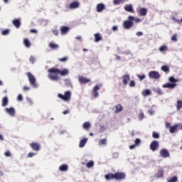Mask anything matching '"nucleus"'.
<instances>
[{"label": "nucleus", "instance_id": "f257e3e1", "mask_svg": "<svg viewBox=\"0 0 182 182\" xmlns=\"http://www.w3.org/2000/svg\"><path fill=\"white\" fill-rule=\"evenodd\" d=\"M48 77L51 80H60V77H59V75L61 76H66L69 75V70L68 69H64L63 70H60L58 68H50L48 70Z\"/></svg>", "mask_w": 182, "mask_h": 182}, {"label": "nucleus", "instance_id": "f03ea898", "mask_svg": "<svg viewBox=\"0 0 182 182\" xmlns=\"http://www.w3.org/2000/svg\"><path fill=\"white\" fill-rule=\"evenodd\" d=\"M105 178L107 181H109V180H124L126 173L124 172L109 173L105 176Z\"/></svg>", "mask_w": 182, "mask_h": 182}, {"label": "nucleus", "instance_id": "7ed1b4c3", "mask_svg": "<svg viewBox=\"0 0 182 182\" xmlns=\"http://www.w3.org/2000/svg\"><path fill=\"white\" fill-rule=\"evenodd\" d=\"M168 81L170 82H167L162 85V87L165 89H174L177 86V82H179L178 79L174 78V77L171 76L168 78Z\"/></svg>", "mask_w": 182, "mask_h": 182}, {"label": "nucleus", "instance_id": "20e7f679", "mask_svg": "<svg viewBox=\"0 0 182 182\" xmlns=\"http://www.w3.org/2000/svg\"><path fill=\"white\" fill-rule=\"evenodd\" d=\"M133 25H134V23H133L132 16H128V20L124 21L123 23V27L124 28V29H130L133 27Z\"/></svg>", "mask_w": 182, "mask_h": 182}, {"label": "nucleus", "instance_id": "39448f33", "mask_svg": "<svg viewBox=\"0 0 182 182\" xmlns=\"http://www.w3.org/2000/svg\"><path fill=\"white\" fill-rule=\"evenodd\" d=\"M58 97L62 100H64V102H69L72 97V94L70 93V91H66L64 93V95L62 94H58Z\"/></svg>", "mask_w": 182, "mask_h": 182}, {"label": "nucleus", "instance_id": "423d86ee", "mask_svg": "<svg viewBox=\"0 0 182 182\" xmlns=\"http://www.w3.org/2000/svg\"><path fill=\"white\" fill-rule=\"evenodd\" d=\"M27 76L28 77L30 85H31V86L33 87H36V78H35V76H33V75H32L31 73H27Z\"/></svg>", "mask_w": 182, "mask_h": 182}, {"label": "nucleus", "instance_id": "0eeeda50", "mask_svg": "<svg viewBox=\"0 0 182 182\" xmlns=\"http://www.w3.org/2000/svg\"><path fill=\"white\" fill-rule=\"evenodd\" d=\"M159 147H160V142H159V141L154 140L150 144V149L152 151H156V150H159Z\"/></svg>", "mask_w": 182, "mask_h": 182}, {"label": "nucleus", "instance_id": "6e6552de", "mask_svg": "<svg viewBox=\"0 0 182 182\" xmlns=\"http://www.w3.org/2000/svg\"><path fill=\"white\" fill-rule=\"evenodd\" d=\"M149 77L150 79H159L161 77L160 73L157 71H150L149 73Z\"/></svg>", "mask_w": 182, "mask_h": 182}, {"label": "nucleus", "instance_id": "1a4fd4ad", "mask_svg": "<svg viewBox=\"0 0 182 182\" xmlns=\"http://www.w3.org/2000/svg\"><path fill=\"white\" fill-rule=\"evenodd\" d=\"M159 153L161 157H163V159H167V157H170V153L168 152V150H167L166 149H161Z\"/></svg>", "mask_w": 182, "mask_h": 182}, {"label": "nucleus", "instance_id": "9d476101", "mask_svg": "<svg viewBox=\"0 0 182 182\" xmlns=\"http://www.w3.org/2000/svg\"><path fill=\"white\" fill-rule=\"evenodd\" d=\"M30 146L33 151H39V150H41V144L37 142H32L30 144Z\"/></svg>", "mask_w": 182, "mask_h": 182}, {"label": "nucleus", "instance_id": "9b49d317", "mask_svg": "<svg viewBox=\"0 0 182 182\" xmlns=\"http://www.w3.org/2000/svg\"><path fill=\"white\" fill-rule=\"evenodd\" d=\"M78 82L81 84V85H86V83H90V79H88L85 77L83 76H80L78 77Z\"/></svg>", "mask_w": 182, "mask_h": 182}, {"label": "nucleus", "instance_id": "f8f14e48", "mask_svg": "<svg viewBox=\"0 0 182 182\" xmlns=\"http://www.w3.org/2000/svg\"><path fill=\"white\" fill-rule=\"evenodd\" d=\"M124 11L126 12H130L131 14H134V9H133V4H127L124 6Z\"/></svg>", "mask_w": 182, "mask_h": 182}, {"label": "nucleus", "instance_id": "ddd939ff", "mask_svg": "<svg viewBox=\"0 0 182 182\" xmlns=\"http://www.w3.org/2000/svg\"><path fill=\"white\" fill-rule=\"evenodd\" d=\"M130 81V75L126 74L122 76V83L124 86H127V83Z\"/></svg>", "mask_w": 182, "mask_h": 182}, {"label": "nucleus", "instance_id": "4468645a", "mask_svg": "<svg viewBox=\"0 0 182 182\" xmlns=\"http://www.w3.org/2000/svg\"><path fill=\"white\" fill-rule=\"evenodd\" d=\"M97 90H100V87L97 85L93 87L92 91V95L94 97H97V96H99V92Z\"/></svg>", "mask_w": 182, "mask_h": 182}, {"label": "nucleus", "instance_id": "2eb2a0df", "mask_svg": "<svg viewBox=\"0 0 182 182\" xmlns=\"http://www.w3.org/2000/svg\"><path fill=\"white\" fill-rule=\"evenodd\" d=\"M178 129H180V124H176L170 127L169 132L172 134L176 133V132H178Z\"/></svg>", "mask_w": 182, "mask_h": 182}, {"label": "nucleus", "instance_id": "dca6fc26", "mask_svg": "<svg viewBox=\"0 0 182 182\" xmlns=\"http://www.w3.org/2000/svg\"><path fill=\"white\" fill-rule=\"evenodd\" d=\"M69 29H70L69 27L63 26H61L60 28L61 35H66L68 32H69Z\"/></svg>", "mask_w": 182, "mask_h": 182}, {"label": "nucleus", "instance_id": "f3484780", "mask_svg": "<svg viewBox=\"0 0 182 182\" xmlns=\"http://www.w3.org/2000/svg\"><path fill=\"white\" fill-rule=\"evenodd\" d=\"M80 5V4H79V1H75L72 2V3L70 4L69 8H70V9H76V8H79Z\"/></svg>", "mask_w": 182, "mask_h": 182}, {"label": "nucleus", "instance_id": "a211bd4d", "mask_svg": "<svg viewBox=\"0 0 182 182\" xmlns=\"http://www.w3.org/2000/svg\"><path fill=\"white\" fill-rule=\"evenodd\" d=\"M105 4H98L97 5V12H102V11H105Z\"/></svg>", "mask_w": 182, "mask_h": 182}, {"label": "nucleus", "instance_id": "6ab92c4d", "mask_svg": "<svg viewBox=\"0 0 182 182\" xmlns=\"http://www.w3.org/2000/svg\"><path fill=\"white\" fill-rule=\"evenodd\" d=\"M139 14L140 16H146L147 15V9L146 8H141L139 11Z\"/></svg>", "mask_w": 182, "mask_h": 182}, {"label": "nucleus", "instance_id": "aec40b11", "mask_svg": "<svg viewBox=\"0 0 182 182\" xmlns=\"http://www.w3.org/2000/svg\"><path fill=\"white\" fill-rule=\"evenodd\" d=\"M5 110L11 116H15V109L14 107L6 108Z\"/></svg>", "mask_w": 182, "mask_h": 182}, {"label": "nucleus", "instance_id": "412c9836", "mask_svg": "<svg viewBox=\"0 0 182 182\" xmlns=\"http://www.w3.org/2000/svg\"><path fill=\"white\" fill-rule=\"evenodd\" d=\"M87 143V138H84L80 141L79 147L80 149L83 148L84 146Z\"/></svg>", "mask_w": 182, "mask_h": 182}, {"label": "nucleus", "instance_id": "4be33fe9", "mask_svg": "<svg viewBox=\"0 0 182 182\" xmlns=\"http://www.w3.org/2000/svg\"><path fill=\"white\" fill-rule=\"evenodd\" d=\"M13 25L18 29L21 28V20L20 19H15L13 21Z\"/></svg>", "mask_w": 182, "mask_h": 182}, {"label": "nucleus", "instance_id": "5701e85b", "mask_svg": "<svg viewBox=\"0 0 182 182\" xmlns=\"http://www.w3.org/2000/svg\"><path fill=\"white\" fill-rule=\"evenodd\" d=\"M156 178H161L163 176H164V171L163 169H160L158 171L157 173L155 175Z\"/></svg>", "mask_w": 182, "mask_h": 182}, {"label": "nucleus", "instance_id": "b1692460", "mask_svg": "<svg viewBox=\"0 0 182 182\" xmlns=\"http://www.w3.org/2000/svg\"><path fill=\"white\" fill-rule=\"evenodd\" d=\"M48 47L50 48V49H53V50H55V49H58L59 48V45L58 44H55L53 43H50L48 44Z\"/></svg>", "mask_w": 182, "mask_h": 182}, {"label": "nucleus", "instance_id": "393cba45", "mask_svg": "<svg viewBox=\"0 0 182 182\" xmlns=\"http://www.w3.org/2000/svg\"><path fill=\"white\" fill-rule=\"evenodd\" d=\"M141 95L144 97H146V96H150L151 95V91H150V90H144Z\"/></svg>", "mask_w": 182, "mask_h": 182}, {"label": "nucleus", "instance_id": "a878e982", "mask_svg": "<svg viewBox=\"0 0 182 182\" xmlns=\"http://www.w3.org/2000/svg\"><path fill=\"white\" fill-rule=\"evenodd\" d=\"M95 36V42H100L102 41V36H100V33H97L94 35Z\"/></svg>", "mask_w": 182, "mask_h": 182}, {"label": "nucleus", "instance_id": "bb28decb", "mask_svg": "<svg viewBox=\"0 0 182 182\" xmlns=\"http://www.w3.org/2000/svg\"><path fill=\"white\" fill-rule=\"evenodd\" d=\"M23 45L26 46V48H31V41H29V39L24 38L23 39Z\"/></svg>", "mask_w": 182, "mask_h": 182}, {"label": "nucleus", "instance_id": "cd10ccee", "mask_svg": "<svg viewBox=\"0 0 182 182\" xmlns=\"http://www.w3.org/2000/svg\"><path fill=\"white\" fill-rule=\"evenodd\" d=\"M129 0H114V5H120V4H124V2H127Z\"/></svg>", "mask_w": 182, "mask_h": 182}, {"label": "nucleus", "instance_id": "c85d7f7f", "mask_svg": "<svg viewBox=\"0 0 182 182\" xmlns=\"http://www.w3.org/2000/svg\"><path fill=\"white\" fill-rule=\"evenodd\" d=\"M161 69L163 72H165V73H170V68L168 65H163L161 68Z\"/></svg>", "mask_w": 182, "mask_h": 182}, {"label": "nucleus", "instance_id": "c756f323", "mask_svg": "<svg viewBox=\"0 0 182 182\" xmlns=\"http://www.w3.org/2000/svg\"><path fill=\"white\" fill-rule=\"evenodd\" d=\"M114 107L116 109L115 113H119V112H122V110H123V107L120 104L115 105Z\"/></svg>", "mask_w": 182, "mask_h": 182}, {"label": "nucleus", "instance_id": "7c9ffc66", "mask_svg": "<svg viewBox=\"0 0 182 182\" xmlns=\"http://www.w3.org/2000/svg\"><path fill=\"white\" fill-rule=\"evenodd\" d=\"M99 146H106L107 144V139H102L98 141Z\"/></svg>", "mask_w": 182, "mask_h": 182}, {"label": "nucleus", "instance_id": "2f4dec72", "mask_svg": "<svg viewBox=\"0 0 182 182\" xmlns=\"http://www.w3.org/2000/svg\"><path fill=\"white\" fill-rule=\"evenodd\" d=\"M182 109V100H179L176 102V109L181 110Z\"/></svg>", "mask_w": 182, "mask_h": 182}, {"label": "nucleus", "instance_id": "473e14b6", "mask_svg": "<svg viewBox=\"0 0 182 182\" xmlns=\"http://www.w3.org/2000/svg\"><path fill=\"white\" fill-rule=\"evenodd\" d=\"M60 171H68V165L63 164L59 167Z\"/></svg>", "mask_w": 182, "mask_h": 182}, {"label": "nucleus", "instance_id": "72a5a7b5", "mask_svg": "<svg viewBox=\"0 0 182 182\" xmlns=\"http://www.w3.org/2000/svg\"><path fill=\"white\" fill-rule=\"evenodd\" d=\"M8 97H4L2 100V106L5 107V106H8Z\"/></svg>", "mask_w": 182, "mask_h": 182}, {"label": "nucleus", "instance_id": "f704fd0d", "mask_svg": "<svg viewBox=\"0 0 182 182\" xmlns=\"http://www.w3.org/2000/svg\"><path fill=\"white\" fill-rule=\"evenodd\" d=\"M83 129L85 130H89L90 129V122H86L83 124Z\"/></svg>", "mask_w": 182, "mask_h": 182}, {"label": "nucleus", "instance_id": "c9c22d12", "mask_svg": "<svg viewBox=\"0 0 182 182\" xmlns=\"http://www.w3.org/2000/svg\"><path fill=\"white\" fill-rule=\"evenodd\" d=\"M178 180V178H177V176H174L170 179H168L167 182H177Z\"/></svg>", "mask_w": 182, "mask_h": 182}, {"label": "nucleus", "instance_id": "e433bc0d", "mask_svg": "<svg viewBox=\"0 0 182 182\" xmlns=\"http://www.w3.org/2000/svg\"><path fill=\"white\" fill-rule=\"evenodd\" d=\"M93 166H95V163L92 161H90V162L87 163L86 164V167L87 168H92V167H93Z\"/></svg>", "mask_w": 182, "mask_h": 182}, {"label": "nucleus", "instance_id": "4c0bfd02", "mask_svg": "<svg viewBox=\"0 0 182 182\" xmlns=\"http://www.w3.org/2000/svg\"><path fill=\"white\" fill-rule=\"evenodd\" d=\"M152 137L154 139H160V134L156 132H152Z\"/></svg>", "mask_w": 182, "mask_h": 182}, {"label": "nucleus", "instance_id": "58836bf2", "mask_svg": "<svg viewBox=\"0 0 182 182\" xmlns=\"http://www.w3.org/2000/svg\"><path fill=\"white\" fill-rule=\"evenodd\" d=\"M167 46H162L159 48L160 52H166L167 50Z\"/></svg>", "mask_w": 182, "mask_h": 182}, {"label": "nucleus", "instance_id": "ea45409f", "mask_svg": "<svg viewBox=\"0 0 182 182\" xmlns=\"http://www.w3.org/2000/svg\"><path fill=\"white\" fill-rule=\"evenodd\" d=\"M137 77H139V80H144V79H146V75L143 74V75H137Z\"/></svg>", "mask_w": 182, "mask_h": 182}, {"label": "nucleus", "instance_id": "a19ab883", "mask_svg": "<svg viewBox=\"0 0 182 182\" xmlns=\"http://www.w3.org/2000/svg\"><path fill=\"white\" fill-rule=\"evenodd\" d=\"M136 86V82L134 80H131L129 82V87H134Z\"/></svg>", "mask_w": 182, "mask_h": 182}, {"label": "nucleus", "instance_id": "79ce46f5", "mask_svg": "<svg viewBox=\"0 0 182 182\" xmlns=\"http://www.w3.org/2000/svg\"><path fill=\"white\" fill-rule=\"evenodd\" d=\"M59 62H67L68 61V57H63L62 58H58Z\"/></svg>", "mask_w": 182, "mask_h": 182}, {"label": "nucleus", "instance_id": "37998d69", "mask_svg": "<svg viewBox=\"0 0 182 182\" xmlns=\"http://www.w3.org/2000/svg\"><path fill=\"white\" fill-rule=\"evenodd\" d=\"M173 21H174V22H176V23H178V25H180V23H182V18L180 20V19H177L176 18H173Z\"/></svg>", "mask_w": 182, "mask_h": 182}, {"label": "nucleus", "instance_id": "c03bdc74", "mask_svg": "<svg viewBox=\"0 0 182 182\" xmlns=\"http://www.w3.org/2000/svg\"><path fill=\"white\" fill-rule=\"evenodd\" d=\"M133 21L134 22H136V23H139V22H141V19L139 18H136L134 16H133Z\"/></svg>", "mask_w": 182, "mask_h": 182}, {"label": "nucleus", "instance_id": "a18cd8bd", "mask_svg": "<svg viewBox=\"0 0 182 182\" xmlns=\"http://www.w3.org/2000/svg\"><path fill=\"white\" fill-rule=\"evenodd\" d=\"M4 156H5L6 157H11V151H6L4 153Z\"/></svg>", "mask_w": 182, "mask_h": 182}, {"label": "nucleus", "instance_id": "49530a36", "mask_svg": "<svg viewBox=\"0 0 182 182\" xmlns=\"http://www.w3.org/2000/svg\"><path fill=\"white\" fill-rule=\"evenodd\" d=\"M17 100L18 102H22L23 100V97H22V95H18V97H17Z\"/></svg>", "mask_w": 182, "mask_h": 182}, {"label": "nucleus", "instance_id": "de8ad7c7", "mask_svg": "<svg viewBox=\"0 0 182 182\" xmlns=\"http://www.w3.org/2000/svg\"><path fill=\"white\" fill-rule=\"evenodd\" d=\"M8 33H9V30L6 29L1 31V35H8Z\"/></svg>", "mask_w": 182, "mask_h": 182}, {"label": "nucleus", "instance_id": "09e8293b", "mask_svg": "<svg viewBox=\"0 0 182 182\" xmlns=\"http://www.w3.org/2000/svg\"><path fill=\"white\" fill-rule=\"evenodd\" d=\"M140 143H141V141L140 140V139H135V145L136 146H139V144H140Z\"/></svg>", "mask_w": 182, "mask_h": 182}, {"label": "nucleus", "instance_id": "8fccbe9b", "mask_svg": "<svg viewBox=\"0 0 182 182\" xmlns=\"http://www.w3.org/2000/svg\"><path fill=\"white\" fill-rule=\"evenodd\" d=\"M29 61L31 62V63H35V57L31 56L29 58Z\"/></svg>", "mask_w": 182, "mask_h": 182}, {"label": "nucleus", "instance_id": "3c124183", "mask_svg": "<svg viewBox=\"0 0 182 182\" xmlns=\"http://www.w3.org/2000/svg\"><path fill=\"white\" fill-rule=\"evenodd\" d=\"M36 154L33 153V152H30L28 153L27 157L31 158L33 157V156H36Z\"/></svg>", "mask_w": 182, "mask_h": 182}, {"label": "nucleus", "instance_id": "603ef678", "mask_svg": "<svg viewBox=\"0 0 182 182\" xmlns=\"http://www.w3.org/2000/svg\"><path fill=\"white\" fill-rule=\"evenodd\" d=\"M171 41H173V42H176V41H177V36L176 34L172 36Z\"/></svg>", "mask_w": 182, "mask_h": 182}, {"label": "nucleus", "instance_id": "864d4df0", "mask_svg": "<svg viewBox=\"0 0 182 182\" xmlns=\"http://www.w3.org/2000/svg\"><path fill=\"white\" fill-rule=\"evenodd\" d=\"M144 118V114L143 112L140 113L139 115V119H140V120H142V119Z\"/></svg>", "mask_w": 182, "mask_h": 182}, {"label": "nucleus", "instance_id": "5fc2aeb1", "mask_svg": "<svg viewBox=\"0 0 182 182\" xmlns=\"http://www.w3.org/2000/svg\"><path fill=\"white\" fill-rule=\"evenodd\" d=\"M53 35H55L56 36H58V35H59V31L53 30Z\"/></svg>", "mask_w": 182, "mask_h": 182}, {"label": "nucleus", "instance_id": "6e6d98bb", "mask_svg": "<svg viewBox=\"0 0 182 182\" xmlns=\"http://www.w3.org/2000/svg\"><path fill=\"white\" fill-rule=\"evenodd\" d=\"M170 127H171V124H170L169 122H166V129H170Z\"/></svg>", "mask_w": 182, "mask_h": 182}, {"label": "nucleus", "instance_id": "4d7b16f0", "mask_svg": "<svg viewBox=\"0 0 182 182\" xmlns=\"http://www.w3.org/2000/svg\"><path fill=\"white\" fill-rule=\"evenodd\" d=\"M31 33H38V31L35 29L30 30Z\"/></svg>", "mask_w": 182, "mask_h": 182}, {"label": "nucleus", "instance_id": "13d9d810", "mask_svg": "<svg viewBox=\"0 0 182 182\" xmlns=\"http://www.w3.org/2000/svg\"><path fill=\"white\" fill-rule=\"evenodd\" d=\"M117 29H118L117 26H112V31H113L114 32H116V31H117Z\"/></svg>", "mask_w": 182, "mask_h": 182}, {"label": "nucleus", "instance_id": "bf43d9fd", "mask_svg": "<svg viewBox=\"0 0 182 182\" xmlns=\"http://www.w3.org/2000/svg\"><path fill=\"white\" fill-rule=\"evenodd\" d=\"M143 36V33L141 31H138L136 32V36Z\"/></svg>", "mask_w": 182, "mask_h": 182}, {"label": "nucleus", "instance_id": "052dcab7", "mask_svg": "<svg viewBox=\"0 0 182 182\" xmlns=\"http://www.w3.org/2000/svg\"><path fill=\"white\" fill-rule=\"evenodd\" d=\"M29 87H28V86H24L23 87V90H24V91H26V90H29Z\"/></svg>", "mask_w": 182, "mask_h": 182}, {"label": "nucleus", "instance_id": "680f3d73", "mask_svg": "<svg viewBox=\"0 0 182 182\" xmlns=\"http://www.w3.org/2000/svg\"><path fill=\"white\" fill-rule=\"evenodd\" d=\"M134 147H136L135 144H134V145H130V146H129V149H130L131 150H133V149H134Z\"/></svg>", "mask_w": 182, "mask_h": 182}, {"label": "nucleus", "instance_id": "e2e57ef3", "mask_svg": "<svg viewBox=\"0 0 182 182\" xmlns=\"http://www.w3.org/2000/svg\"><path fill=\"white\" fill-rule=\"evenodd\" d=\"M76 39H77V41H82V37H80V36H78L76 37Z\"/></svg>", "mask_w": 182, "mask_h": 182}, {"label": "nucleus", "instance_id": "0e129e2a", "mask_svg": "<svg viewBox=\"0 0 182 182\" xmlns=\"http://www.w3.org/2000/svg\"><path fill=\"white\" fill-rule=\"evenodd\" d=\"M63 113L64 114H68V113H69V110L63 111Z\"/></svg>", "mask_w": 182, "mask_h": 182}, {"label": "nucleus", "instance_id": "69168bd1", "mask_svg": "<svg viewBox=\"0 0 182 182\" xmlns=\"http://www.w3.org/2000/svg\"><path fill=\"white\" fill-rule=\"evenodd\" d=\"M0 140H1V141L4 140V136L1 134H0Z\"/></svg>", "mask_w": 182, "mask_h": 182}, {"label": "nucleus", "instance_id": "338daca9", "mask_svg": "<svg viewBox=\"0 0 182 182\" xmlns=\"http://www.w3.org/2000/svg\"><path fill=\"white\" fill-rule=\"evenodd\" d=\"M120 59H121V58H120V56L117 55V60H120Z\"/></svg>", "mask_w": 182, "mask_h": 182}, {"label": "nucleus", "instance_id": "774afa93", "mask_svg": "<svg viewBox=\"0 0 182 182\" xmlns=\"http://www.w3.org/2000/svg\"><path fill=\"white\" fill-rule=\"evenodd\" d=\"M179 129H180L181 130H182V124H180V127H179Z\"/></svg>", "mask_w": 182, "mask_h": 182}]
</instances>
